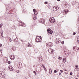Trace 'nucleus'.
I'll return each mask as SVG.
<instances>
[{
  "instance_id": "nucleus-1",
  "label": "nucleus",
  "mask_w": 79,
  "mask_h": 79,
  "mask_svg": "<svg viewBox=\"0 0 79 79\" xmlns=\"http://www.w3.org/2000/svg\"><path fill=\"white\" fill-rule=\"evenodd\" d=\"M5 73L3 71L0 72V77L2 78H5Z\"/></svg>"
},
{
  "instance_id": "nucleus-2",
  "label": "nucleus",
  "mask_w": 79,
  "mask_h": 79,
  "mask_svg": "<svg viewBox=\"0 0 79 79\" xmlns=\"http://www.w3.org/2000/svg\"><path fill=\"white\" fill-rule=\"evenodd\" d=\"M49 21L51 23H55V19L53 17H51L49 19Z\"/></svg>"
},
{
  "instance_id": "nucleus-3",
  "label": "nucleus",
  "mask_w": 79,
  "mask_h": 79,
  "mask_svg": "<svg viewBox=\"0 0 79 79\" xmlns=\"http://www.w3.org/2000/svg\"><path fill=\"white\" fill-rule=\"evenodd\" d=\"M46 45L48 47H51L53 46V43L52 42H49L48 44H46Z\"/></svg>"
},
{
  "instance_id": "nucleus-4",
  "label": "nucleus",
  "mask_w": 79,
  "mask_h": 79,
  "mask_svg": "<svg viewBox=\"0 0 79 79\" xmlns=\"http://www.w3.org/2000/svg\"><path fill=\"white\" fill-rule=\"evenodd\" d=\"M59 9V7L57 6H55L53 8V10L54 11H57Z\"/></svg>"
},
{
  "instance_id": "nucleus-5",
  "label": "nucleus",
  "mask_w": 79,
  "mask_h": 79,
  "mask_svg": "<svg viewBox=\"0 0 79 79\" xmlns=\"http://www.w3.org/2000/svg\"><path fill=\"white\" fill-rule=\"evenodd\" d=\"M42 67L40 66L39 68H38V69L36 70V71L38 73H39V72H40V71L41 70H42Z\"/></svg>"
},
{
  "instance_id": "nucleus-6",
  "label": "nucleus",
  "mask_w": 79,
  "mask_h": 79,
  "mask_svg": "<svg viewBox=\"0 0 79 79\" xmlns=\"http://www.w3.org/2000/svg\"><path fill=\"white\" fill-rule=\"evenodd\" d=\"M19 25L20 26H22V27H26V25L23 23V22H19Z\"/></svg>"
},
{
  "instance_id": "nucleus-7",
  "label": "nucleus",
  "mask_w": 79,
  "mask_h": 79,
  "mask_svg": "<svg viewBox=\"0 0 79 79\" xmlns=\"http://www.w3.org/2000/svg\"><path fill=\"white\" fill-rule=\"evenodd\" d=\"M15 37H14L13 38V40L14 42H18V38L16 37H15Z\"/></svg>"
},
{
  "instance_id": "nucleus-8",
  "label": "nucleus",
  "mask_w": 79,
  "mask_h": 79,
  "mask_svg": "<svg viewBox=\"0 0 79 79\" xmlns=\"http://www.w3.org/2000/svg\"><path fill=\"white\" fill-rule=\"evenodd\" d=\"M45 20L44 19H41V21H40V23H41L42 24H45Z\"/></svg>"
},
{
  "instance_id": "nucleus-9",
  "label": "nucleus",
  "mask_w": 79,
  "mask_h": 79,
  "mask_svg": "<svg viewBox=\"0 0 79 79\" xmlns=\"http://www.w3.org/2000/svg\"><path fill=\"white\" fill-rule=\"evenodd\" d=\"M8 68H9V70L11 71H13L14 70V69H13V67H12L11 66H9L8 67Z\"/></svg>"
},
{
  "instance_id": "nucleus-10",
  "label": "nucleus",
  "mask_w": 79,
  "mask_h": 79,
  "mask_svg": "<svg viewBox=\"0 0 79 79\" xmlns=\"http://www.w3.org/2000/svg\"><path fill=\"white\" fill-rule=\"evenodd\" d=\"M56 43H58V44H60V43H61V41L60 40V39L59 38H57L56 39Z\"/></svg>"
},
{
  "instance_id": "nucleus-11",
  "label": "nucleus",
  "mask_w": 79,
  "mask_h": 79,
  "mask_svg": "<svg viewBox=\"0 0 79 79\" xmlns=\"http://www.w3.org/2000/svg\"><path fill=\"white\" fill-rule=\"evenodd\" d=\"M10 58L11 60H13L15 58V56L14 55H11L10 56Z\"/></svg>"
},
{
  "instance_id": "nucleus-12",
  "label": "nucleus",
  "mask_w": 79,
  "mask_h": 79,
  "mask_svg": "<svg viewBox=\"0 0 79 79\" xmlns=\"http://www.w3.org/2000/svg\"><path fill=\"white\" fill-rule=\"evenodd\" d=\"M18 68H19V69H21V67H22V64L20 63H18Z\"/></svg>"
},
{
  "instance_id": "nucleus-13",
  "label": "nucleus",
  "mask_w": 79,
  "mask_h": 79,
  "mask_svg": "<svg viewBox=\"0 0 79 79\" xmlns=\"http://www.w3.org/2000/svg\"><path fill=\"white\" fill-rule=\"evenodd\" d=\"M47 31L49 33V34H52L53 33V31L50 30L49 29H48L47 30Z\"/></svg>"
},
{
  "instance_id": "nucleus-14",
  "label": "nucleus",
  "mask_w": 79,
  "mask_h": 79,
  "mask_svg": "<svg viewBox=\"0 0 79 79\" xmlns=\"http://www.w3.org/2000/svg\"><path fill=\"white\" fill-rule=\"evenodd\" d=\"M49 74H52V70L51 69H49Z\"/></svg>"
},
{
  "instance_id": "nucleus-15",
  "label": "nucleus",
  "mask_w": 79,
  "mask_h": 79,
  "mask_svg": "<svg viewBox=\"0 0 79 79\" xmlns=\"http://www.w3.org/2000/svg\"><path fill=\"white\" fill-rule=\"evenodd\" d=\"M38 58L39 60L40 61H42V58L41 57H38Z\"/></svg>"
},
{
  "instance_id": "nucleus-16",
  "label": "nucleus",
  "mask_w": 79,
  "mask_h": 79,
  "mask_svg": "<svg viewBox=\"0 0 79 79\" xmlns=\"http://www.w3.org/2000/svg\"><path fill=\"white\" fill-rule=\"evenodd\" d=\"M66 58H64L63 59V62L64 63H66Z\"/></svg>"
},
{
  "instance_id": "nucleus-17",
  "label": "nucleus",
  "mask_w": 79,
  "mask_h": 79,
  "mask_svg": "<svg viewBox=\"0 0 79 79\" xmlns=\"http://www.w3.org/2000/svg\"><path fill=\"white\" fill-rule=\"evenodd\" d=\"M39 39H40L37 38V37L35 39L36 42H39Z\"/></svg>"
},
{
  "instance_id": "nucleus-18",
  "label": "nucleus",
  "mask_w": 79,
  "mask_h": 79,
  "mask_svg": "<svg viewBox=\"0 0 79 79\" xmlns=\"http://www.w3.org/2000/svg\"><path fill=\"white\" fill-rule=\"evenodd\" d=\"M8 39L9 41H10V42H11L12 41V40H11V38H10V37H8Z\"/></svg>"
},
{
  "instance_id": "nucleus-19",
  "label": "nucleus",
  "mask_w": 79,
  "mask_h": 79,
  "mask_svg": "<svg viewBox=\"0 0 79 79\" xmlns=\"http://www.w3.org/2000/svg\"><path fill=\"white\" fill-rule=\"evenodd\" d=\"M64 13H65V14H66L67 13H68V10H64Z\"/></svg>"
},
{
  "instance_id": "nucleus-20",
  "label": "nucleus",
  "mask_w": 79,
  "mask_h": 79,
  "mask_svg": "<svg viewBox=\"0 0 79 79\" xmlns=\"http://www.w3.org/2000/svg\"><path fill=\"white\" fill-rule=\"evenodd\" d=\"M62 57H61L60 56L59 57L58 59L59 60H61L62 59Z\"/></svg>"
},
{
  "instance_id": "nucleus-21",
  "label": "nucleus",
  "mask_w": 79,
  "mask_h": 79,
  "mask_svg": "<svg viewBox=\"0 0 79 79\" xmlns=\"http://www.w3.org/2000/svg\"><path fill=\"white\" fill-rule=\"evenodd\" d=\"M34 13V14L35 15H37L38 14L37 12V11L35 12Z\"/></svg>"
},
{
  "instance_id": "nucleus-22",
  "label": "nucleus",
  "mask_w": 79,
  "mask_h": 79,
  "mask_svg": "<svg viewBox=\"0 0 79 79\" xmlns=\"http://www.w3.org/2000/svg\"><path fill=\"white\" fill-rule=\"evenodd\" d=\"M33 73H34V74H35V75H37V73H36V72H35V71H34Z\"/></svg>"
},
{
  "instance_id": "nucleus-23",
  "label": "nucleus",
  "mask_w": 79,
  "mask_h": 79,
  "mask_svg": "<svg viewBox=\"0 0 79 79\" xmlns=\"http://www.w3.org/2000/svg\"><path fill=\"white\" fill-rule=\"evenodd\" d=\"M1 36H2V38L3 37V32H2V33L1 32Z\"/></svg>"
},
{
  "instance_id": "nucleus-24",
  "label": "nucleus",
  "mask_w": 79,
  "mask_h": 79,
  "mask_svg": "<svg viewBox=\"0 0 79 79\" xmlns=\"http://www.w3.org/2000/svg\"><path fill=\"white\" fill-rule=\"evenodd\" d=\"M54 73H57V71L56 70H55L54 71Z\"/></svg>"
},
{
  "instance_id": "nucleus-25",
  "label": "nucleus",
  "mask_w": 79,
  "mask_h": 79,
  "mask_svg": "<svg viewBox=\"0 0 79 79\" xmlns=\"http://www.w3.org/2000/svg\"><path fill=\"white\" fill-rule=\"evenodd\" d=\"M42 42V41L40 39L39 40H38V42Z\"/></svg>"
},
{
  "instance_id": "nucleus-26",
  "label": "nucleus",
  "mask_w": 79,
  "mask_h": 79,
  "mask_svg": "<svg viewBox=\"0 0 79 79\" xmlns=\"http://www.w3.org/2000/svg\"><path fill=\"white\" fill-rule=\"evenodd\" d=\"M70 75H71V76H72L73 75V73L72 72H70Z\"/></svg>"
},
{
  "instance_id": "nucleus-27",
  "label": "nucleus",
  "mask_w": 79,
  "mask_h": 79,
  "mask_svg": "<svg viewBox=\"0 0 79 79\" xmlns=\"http://www.w3.org/2000/svg\"><path fill=\"white\" fill-rule=\"evenodd\" d=\"M48 3V2H44V4H45L46 5Z\"/></svg>"
},
{
  "instance_id": "nucleus-28",
  "label": "nucleus",
  "mask_w": 79,
  "mask_h": 79,
  "mask_svg": "<svg viewBox=\"0 0 79 79\" xmlns=\"http://www.w3.org/2000/svg\"><path fill=\"white\" fill-rule=\"evenodd\" d=\"M33 19H34L35 20L36 19H37V17H35L34 18H33Z\"/></svg>"
},
{
  "instance_id": "nucleus-29",
  "label": "nucleus",
  "mask_w": 79,
  "mask_h": 79,
  "mask_svg": "<svg viewBox=\"0 0 79 79\" xmlns=\"http://www.w3.org/2000/svg\"><path fill=\"white\" fill-rule=\"evenodd\" d=\"M77 77H79V73L77 74Z\"/></svg>"
},
{
  "instance_id": "nucleus-30",
  "label": "nucleus",
  "mask_w": 79,
  "mask_h": 79,
  "mask_svg": "<svg viewBox=\"0 0 79 79\" xmlns=\"http://www.w3.org/2000/svg\"><path fill=\"white\" fill-rule=\"evenodd\" d=\"M73 34L74 35H76V32H74L73 33Z\"/></svg>"
},
{
  "instance_id": "nucleus-31",
  "label": "nucleus",
  "mask_w": 79,
  "mask_h": 79,
  "mask_svg": "<svg viewBox=\"0 0 79 79\" xmlns=\"http://www.w3.org/2000/svg\"><path fill=\"white\" fill-rule=\"evenodd\" d=\"M3 56V55L2 54L0 53V57H2Z\"/></svg>"
},
{
  "instance_id": "nucleus-32",
  "label": "nucleus",
  "mask_w": 79,
  "mask_h": 79,
  "mask_svg": "<svg viewBox=\"0 0 79 79\" xmlns=\"http://www.w3.org/2000/svg\"><path fill=\"white\" fill-rule=\"evenodd\" d=\"M33 11L34 12H35V9H34L33 10Z\"/></svg>"
},
{
  "instance_id": "nucleus-33",
  "label": "nucleus",
  "mask_w": 79,
  "mask_h": 79,
  "mask_svg": "<svg viewBox=\"0 0 79 79\" xmlns=\"http://www.w3.org/2000/svg\"><path fill=\"white\" fill-rule=\"evenodd\" d=\"M76 68H78V65H76Z\"/></svg>"
},
{
  "instance_id": "nucleus-34",
  "label": "nucleus",
  "mask_w": 79,
  "mask_h": 79,
  "mask_svg": "<svg viewBox=\"0 0 79 79\" xmlns=\"http://www.w3.org/2000/svg\"><path fill=\"white\" fill-rule=\"evenodd\" d=\"M16 72L17 73H18L19 72V70H17L16 71Z\"/></svg>"
},
{
  "instance_id": "nucleus-35",
  "label": "nucleus",
  "mask_w": 79,
  "mask_h": 79,
  "mask_svg": "<svg viewBox=\"0 0 79 79\" xmlns=\"http://www.w3.org/2000/svg\"><path fill=\"white\" fill-rule=\"evenodd\" d=\"M8 64H10V63H11V62H10V61H8Z\"/></svg>"
},
{
  "instance_id": "nucleus-36",
  "label": "nucleus",
  "mask_w": 79,
  "mask_h": 79,
  "mask_svg": "<svg viewBox=\"0 0 79 79\" xmlns=\"http://www.w3.org/2000/svg\"><path fill=\"white\" fill-rule=\"evenodd\" d=\"M61 43L62 44H64V41H62L61 42Z\"/></svg>"
},
{
  "instance_id": "nucleus-37",
  "label": "nucleus",
  "mask_w": 79,
  "mask_h": 79,
  "mask_svg": "<svg viewBox=\"0 0 79 79\" xmlns=\"http://www.w3.org/2000/svg\"><path fill=\"white\" fill-rule=\"evenodd\" d=\"M60 71L61 73H63V71L62 70H60Z\"/></svg>"
},
{
  "instance_id": "nucleus-38",
  "label": "nucleus",
  "mask_w": 79,
  "mask_h": 79,
  "mask_svg": "<svg viewBox=\"0 0 79 79\" xmlns=\"http://www.w3.org/2000/svg\"><path fill=\"white\" fill-rule=\"evenodd\" d=\"M78 23H79V17H78Z\"/></svg>"
},
{
  "instance_id": "nucleus-39",
  "label": "nucleus",
  "mask_w": 79,
  "mask_h": 79,
  "mask_svg": "<svg viewBox=\"0 0 79 79\" xmlns=\"http://www.w3.org/2000/svg\"><path fill=\"white\" fill-rule=\"evenodd\" d=\"M28 47H32V45L30 44L29 45H28Z\"/></svg>"
},
{
  "instance_id": "nucleus-40",
  "label": "nucleus",
  "mask_w": 79,
  "mask_h": 79,
  "mask_svg": "<svg viewBox=\"0 0 79 79\" xmlns=\"http://www.w3.org/2000/svg\"><path fill=\"white\" fill-rule=\"evenodd\" d=\"M0 26H3V24L2 23H1L0 24Z\"/></svg>"
},
{
  "instance_id": "nucleus-41",
  "label": "nucleus",
  "mask_w": 79,
  "mask_h": 79,
  "mask_svg": "<svg viewBox=\"0 0 79 79\" xmlns=\"http://www.w3.org/2000/svg\"><path fill=\"white\" fill-rule=\"evenodd\" d=\"M2 44H0V47H2Z\"/></svg>"
},
{
  "instance_id": "nucleus-42",
  "label": "nucleus",
  "mask_w": 79,
  "mask_h": 79,
  "mask_svg": "<svg viewBox=\"0 0 79 79\" xmlns=\"http://www.w3.org/2000/svg\"><path fill=\"white\" fill-rule=\"evenodd\" d=\"M51 52H52V53H53V50H51Z\"/></svg>"
},
{
  "instance_id": "nucleus-43",
  "label": "nucleus",
  "mask_w": 79,
  "mask_h": 79,
  "mask_svg": "<svg viewBox=\"0 0 79 79\" xmlns=\"http://www.w3.org/2000/svg\"><path fill=\"white\" fill-rule=\"evenodd\" d=\"M43 68H45V69H46V68H45V66H44V67H43Z\"/></svg>"
},
{
  "instance_id": "nucleus-44",
  "label": "nucleus",
  "mask_w": 79,
  "mask_h": 79,
  "mask_svg": "<svg viewBox=\"0 0 79 79\" xmlns=\"http://www.w3.org/2000/svg\"><path fill=\"white\" fill-rule=\"evenodd\" d=\"M40 39H42V37H41V36H40Z\"/></svg>"
},
{
  "instance_id": "nucleus-45",
  "label": "nucleus",
  "mask_w": 79,
  "mask_h": 79,
  "mask_svg": "<svg viewBox=\"0 0 79 79\" xmlns=\"http://www.w3.org/2000/svg\"><path fill=\"white\" fill-rule=\"evenodd\" d=\"M21 41L22 42H24V41L22 40H21Z\"/></svg>"
},
{
  "instance_id": "nucleus-46",
  "label": "nucleus",
  "mask_w": 79,
  "mask_h": 79,
  "mask_svg": "<svg viewBox=\"0 0 79 79\" xmlns=\"http://www.w3.org/2000/svg\"><path fill=\"white\" fill-rule=\"evenodd\" d=\"M64 70L65 71H67V70H66V69H65Z\"/></svg>"
},
{
  "instance_id": "nucleus-47",
  "label": "nucleus",
  "mask_w": 79,
  "mask_h": 79,
  "mask_svg": "<svg viewBox=\"0 0 79 79\" xmlns=\"http://www.w3.org/2000/svg\"><path fill=\"white\" fill-rule=\"evenodd\" d=\"M28 76L29 77H31V75H29Z\"/></svg>"
},
{
  "instance_id": "nucleus-48",
  "label": "nucleus",
  "mask_w": 79,
  "mask_h": 79,
  "mask_svg": "<svg viewBox=\"0 0 79 79\" xmlns=\"http://www.w3.org/2000/svg\"><path fill=\"white\" fill-rule=\"evenodd\" d=\"M77 41L79 43V40H78V39H77Z\"/></svg>"
},
{
  "instance_id": "nucleus-49",
  "label": "nucleus",
  "mask_w": 79,
  "mask_h": 79,
  "mask_svg": "<svg viewBox=\"0 0 79 79\" xmlns=\"http://www.w3.org/2000/svg\"><path fill=\"white\" fill-rule=\"evenodd\" d=\"M75 49V48H73V50H74Z\"/></svg>"
},
{
  "instance_id": "nucleus-50",
  "label": "nucleus",
  "mask_w": 79,
  "mask_h": 79,
  "mask_svg": "<svg viewBox=\"0 0 79 79\" xmlns=\"http://www.w3.org/2000/svg\"><path fill=\"white\" fill-rule=\"evenodd\" d=\"M59 75H60L61 74V73H59Z\"/></svg>"
},
{
  "instance_id": "nucleus-51",
  "label": "nucleus",
  "mask_w": 79,
  "mask_h": 79,
  "mask_svg": "<svg viewBox=\"0 0 79 79\" xmlns=\"http://www.w3.org/2000/svg\"><path fill=\"white\" fill-rule=\"evenodd\" d=\"M33 68H35V65H34L33 66Z\"/></svg>"
},
{
  "instance_id": "nucleus-52",
  "label": "nucleus",
  "mask_w": 79,
  "mask_h": 79,
  "mask_svg": "<svg viewBox=\"0 0 79 79\" xmlns=\"http://www.w3.org/2000/svg\"><path fill=\"white\" fill-rule=\"evenodd\" d=\"M57 1H58V2H60V0H57Z\"/></svg>"
},
{
  "instance_id": "nucleus-53",
  "label": "nucleus",
  "mask_w": 79,
  "mask_h": 79,
  "mask_svg": "<svg viewBox=\"0 0 79 79\" xmlns=\"http://www.w3.org/2000/svg\"><path fill=\"white\" fill-rule=\"evenodd\" d=\"M77 50H79V48H78L77 49Z\"/></svg>"
},
{
  "instance_id": "nucleus-54",
  "label": "nucleus",
  "mask_w": 79,
  "mask_h": 79,
  "mask_svg": "<svg viewBox=\"0 0 79 79\" xmlns=\"http://www.w3.org/2000/svg\"><path fill=\"white\" fill-rule=\"evenodd\" d=\"M42 66L43 67H44V65H43V64L42 65Z\"/></svg>"
},
{
  "instance_id": "nucleus-55",
  "label": "nucleus",
  "mask_w": 79,
  "mask_h": 79,
  "mask_svg": "<svg viewBox=\"0 0 79 79\" xmlns=\"http://www.w3.org/2000/svg\"><path fill=\"white\" fill-rule=\"evenodd\" d=\"M0 28H2V26H0Z\"/></svg>"
},
{
  "instance_id": "nucleus-56",
  "label": "nucleus",
  "mask_w": 79,
  "mask_h": 79,
  "mask_svg": "<svg viewBox=\"0 0 79 79\" xmlns=\"http://www.w3.org/2000/svg\"><path fill=\"white\" fill-rule=\"evenodd\" d=\"M44 69L45 70V71H46V70H45V68H44Z\"/></svg>"
},
{
  "instance_id": "nucleus-57",
  "label": "nucleus",
  "mask_w": 79,
  "mask_h": 79,
  "mask_svg": "<svg viewBox=\"0 0 79 79\" xmlns=\"http://www.w3.org/2000/svg\"><path fill=\"white\" fill-rule=\"evenodd\" d=\"M51 50V49H49L48 50V51L49 52V50Z\"/></svg>"
},
{
  "instance_id": "nucleus-58",
  "label": "nucleus",
  "mask_w": 79,
  "mask_h": 79,
  "mask_svg": "<svg viewBox=\"0 0 79 79\" xmlns=\"http://www.w3.org/2000/svg\"><path fill=\"white\" fill-rule=\"evenodd\" d=\"M76 79H78L77 78H76Z\"/></svg>"
},
{
  "instance_id": "nucleus-59",
  "label": "nucleus",
  "mask_w": 79,
  "mask_h": 79,
  "mask_svg": "<svg viewBox=\"0 0 79 79\" xmlns=\"http://www.w3.org/2000/svg\"><path fill=\"white\" fill-rule=\"evenodd\" d=\"M78 32H79V30Z\"/></svg>"
},
{
  "instance_id": "nucleus-60",
  "label": "nucleus",
  "mask_w": 79,
  "mask_h": 79,
  "mask_svg": "<svg viewBox=\"0 0 79 79\" xmlns=\"http://www.w3.org/2000/svg\"><path fill=\"white\" fill-rule=\"evenodd\" d=\"M23 12H24V11H23Z\"/></svg>"
}]
</instances>
